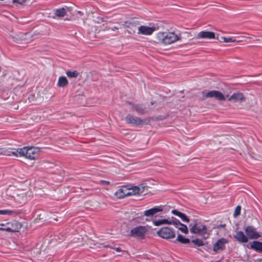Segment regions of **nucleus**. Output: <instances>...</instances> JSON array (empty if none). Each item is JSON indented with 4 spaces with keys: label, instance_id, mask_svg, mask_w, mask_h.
<instances>
[{
    "label": "nucleus",
    "instance_id": "4c0bfd02",
    "mask_svg": "<svg viewBox=\"0 0 262 262\" xmlns=\"http://www.w3.org/2000/svg\"><path fill=\"white\" fill-rule=\"evenodd\" d=\"M180 226H178V227H176V228L179 229V228H180Z\"/></svg>",
    "mask_w": 262,
    "mask_h": 262
},
{
    "label": "nucleus",
    "instance_id": "a211bd4d",
    "mask_svg": "<svg viewBox=\"0 0 262 262\" xmlns=\"http://www.w3.org/2000/svg\"><path fill=\"white\" fill-rule=\"evenodd\" d=\"M162 210V209L160 207H155L150 209L145 210L144 212V215L146 216L151 217L154 214H156L157 213L160 211H161Z\"/></svg>",
    "mask_w": 262,
    "mask_h": 262
},
{
    "label": "nucleus",
    "instance_id": "b1692460",
    "mask_svg": "<svg viewBox=\"0 0 262 262\" xmlns=\"http://www.w3.org/2000/svg\"><path fill=\"white\" fill-rule=\"evenodd\" d=\"M66 14V11L63 8L56 9L55 11V15L57 17H63Z\"/></svg>",
    "mask_w": 262,
    "mask_h": 262
},
{
    "label": "nucleus",
    "instance_id": "9b49d317",
    "mask_svg": "<svg viewBox=\"0 0 262 262\" xmlns=\"http://www.w3.org/2000/svg\"><path fill=\"white\" fill-rule=\"evenodd\" d=\"M205 97L207 98H215L219 101L225 100L226 99L225 96L221 92L215 90L208 92L205 94Z\"/></svg>",
    "mask_w": 262,
    "mask_h": 262
},
{
    "label": "nucleus",
    "instance_id": "f257e3e1",
    "mask_svg": "<svg viewBox=\"0 0 262 262\" xmlns=\"http://www.w3.org/2000/svg\"><path fill=\"white\" fill-rule=\"evenodd\" d=\"M158 42L168 45L180 40V36L173 32H159L156 34Z\"/></svg>",
    "mask_w": 262,
    "mask_h": 262
},
{
    "label": "nucleus",
    "instance_id": "cd10ccee",
    "mask_svg": "<svg viewBox=\"0 0 262 262\" xmlns=\"http://www.w3.org/2000/svg\"><path fill=\"white\" fill-rule=\"evenodd\" d=\"M191 242L198 247L203 246L204 245V242L199 238L193 239L192 240Z\"/></svg>",
    "mask_w": 262,
    "mask_h": 262
},
{
    "label": "nucleus",
    "instance_id": "2f4dec72",
    "mask_svg": "<svg viewBox=\"0 0 262 262\" xmlns=\"http://www.w3.org/2000/svg\"><path fill=\"white\" fill-rule=\"evenodd\" d=\"M0 230H4V231H9V232H14V231H15V230L11 229L10 227L0 228Z\"/></svg>",
    "mask_w": 262,
    "mask_h": 262
},
{
    "label": "nucleus",
    "instance_id": "f704fd0d",
    "mask_svg": "<svg viewBox=\"0 0 262 262\" xmlns=\"http://www.w3.org/2000/svg\"><path fill=\"white\" fill-rule=\"evenodd\" d=\"M118 29H119L118 27H114L112 28V31H115L116 30H118Z\"/></svg>",
    "mask_w": 262,
    "mask_h": 262
},
{
    "label": "nucleus",
    "instance_id": "20e7f679",
    "mask_svg": "<svg viewBox=\"0 0 262 262\" xmlns=\"http://www.w3.org/2000/svg\"><path fill=\"white\" fill-rule=\"evenodd\" d=\"M157 234L161 238L166 239L173 238L176 236L175 231L172 228L168 227L160 228Z\"/></svg>",
    "mask_w": 262,
    "mask_h": 262
},
{
    "label": "nucleus",
    "instance_id": "c85d7f7f",
    "mask_svg": "<svg viewBox=\"0 0 262 262\" xmlns=\"http://www.w3.org/2000/svg\"><path fill=\"white\" fill-rule=\"evenodd\" d=\"M67 76L70 78H75L78 75V73L76 71H67L66 72Z\"/></svg>",
    "mask_w": 262,
    "mask_h": 262
},
{
    "label": "nucleus",
    "instance_id": "393cba45",
    "mask_svg": "<svg viewBox=\"0 0 262 262\" xmlns=\"http://www.w3.org/2000/svg\"><path fill=\"white\" fill-rule=\"evenodd\" d=\"M170 222L171 223L170 225H173L176 227H178V226H181L182 224L179 220L173 217L170 219Z\"/></svg>",
    "mask_w": 262,
    "mask_h": 262
},
{
    "label": "nucleus",
    "instance_id": "1a4fd4ad",
    "mask_svg": "<svg viewBox=\"0 0 262 262\" xmlns=\"http://www.w3.org/2000/svg\"><path fill=\"white\" fill-rule=\"evenodd\" d=\"M245 231L248 238L255 239L260 236L259 233L256 231V228L251 226L246 227Z\"/></svg>",
    "mask_w": 262,
    "mask_h": 262
},
{
    "label": "nucleus",
    "instance_id": "f3484780",
    "mask_svg": "<svg viewBox=\"0 0 262 262\" xmlns=\"http://www.w3.org/2000/svg\"><path fill=\"white\" fill-rule=\"evenodd\" d=\"M128 196L139 194L143 192V187L138 186H133L130 188L128 187Z\"/></svg>",
    "mask_w": 262,
    "mask_h": 262
},
{
    "label": "nucleus",
    "instance_id": "0eeeda50",
    "mask_svg": "<svg viewBox=\"0 0 262 262\" xmlns=\"http://www.w3.org/2000/svg\"><path fill=\"white\" fill-rule=\"evenodd\" d=\"M158 29V28L155 25L151 26L142 25L138 28V34L144 35H150Z\"/></svg>",
    "mask_w": 262,
    "mask_h": 262
},
{
    "label": "nucleus",
    "instance_id": "f8f14e48",
    "mask_svg": "<svg viewBox=\"0 0 262 262\" xmlns=\"http://www.w3.org/2000/svg\"><path fill=\"white\" fill-rule=\"evenodd\" d=\"M196 39H214L215 38V33L211 31H201L197 34Z\"/></svg>",
    "mask_w": 262,
    "mask_h": 262
},
{
    "label": "nucleus",
    "instance_id": "5701e85b",
    "mask_svg": "<svg viewBox=\"0 0 262 262\" xmlns=\"http://www.w3.org/2000/svg\"><path fill=\"white\" fill-rule=\"evenodd\" d=\"M176 241L182 244H188L190 243V239L184 237L182 235L178 234Z\"/></svg>",
    "mask_w": 262,
    "mask_h": 262
},
{
    "label": "nucleus",
    "instance_id": "c9c22d12",
    "mask_svg": "<svg viewBox=\"0 0 262 262\" xmlns=\"http://www.w3.org/2000/svg\"><path fill=\"white\" fill-rule=\"evenodd\" d=\"M115 250L117 251V252H120L121 251V249L120 248H115Z\"/></svg>",
    "mask_w": 262,
    "mask_h": 262
},
{
    "label": "nucleus",
    "instance_id": "6e6552de",
    "mask_svg": "<svg viewBox=\"0 0 262 262\" xmlns=\"http://www.w3.org/2000/svg\"><path fill=\"white\" fill-rule=\"evenodd\" d=\"M228 243L227 239L221 238L218 239L214 244L213 250L215 253H217L219 251H223L226 248V245Z\"/></svg>",
    "mask_w": 262,
    "mask_h": 262
},
{
    "label": "nucleus",
    "instance_id": "aec40b11",
    "mask_svg": "<svg viewBox=\"0 0 262 262\" xmlns=\"http://www.w3.org/2000/svg\"><path fill=\"white\" fill-rule=\"evenodd\" d=\"M171 213L174 215L179 216L183 222L188 223L189 221V219L184 213L181 212L177 210H172L171 211Z\"/></svg>",
    "mask_w": 262,
    "mask_h": 262
},
{
    "label": "nucleus",
    "instance_id": "6ab92c4d",
    "mask_svg": "<svg viewBox=\"0 0 262 262\" xmlns=\"http://www.w3.org/2000/svg\"><path fill=\"white\" fill-rule=\"evenodd\" d=\"M128 104L130 106V108L133 111H136L139 114H144L145 112V108L142 105L140 104H133L131 102H128Z\"/></svg>",
    "mask_w": 262,
    "mask_h": 262
},
{
    "label": "nucleus",
    "instance_id": "2eb2a0df",
    "mask_svg": "<svg viewBox=\"0 0 262 262\" xmlns=\"http://www.w3.org/2000/svg\"><path fill=\"white\" fill-rule=\"evenodd\" d=\"M234 237L237 241L239 243H244L248 241V237L245 235L242 231H238L234 235Z\"/></svg>",
    "mask_w": 262,
    "mask_h": 262
},
{
    "label": "nucleus",
    "instance_id": "f03ea898",
    "mask_svg": "<svg viewBox=\"0 0 262 262\" xmlns=\"http://www.w3.org/2000/svg\"><path fill=\"white\" fill-rule=\"evenodd\" d=\"M16 157H25L26 158L33 160L37 157L39 149L34 147L25 146L22 148H17L16 150Z\"/></svg>",
    "mask_w": 262,
    "mask_h": 262
},
{
    "label": "nucleus",
    "instance_id": "c756f323",
    "mask_svg": "<svg viewBox=\"0 0 262 262\" xmlns=\"http://www.w3.org/2000/svg\"><path fill=\"white\" fill-rule=\"evenodd\" d=\"M179 230L185 234L188 233V229L187 226L183 224L180 226V227L179 228Z\"/></svg>",
    "mask_w": 262,
    "mask_h": 262
},
{
    "label": "nucleus",
    "instance_id": "4be33fe9",
    "mask_svg": "<svg viewBox=\"0 0 262 262\" xmlns=\"http://www.w3.org/2000/svg\"><path fill=\"white\" fill-rule=\"evenodd\" d=\"M170 219H161L157 221H154V224L155 226H158L163 224H170Z\"/></svg>",
    "mask_w": 262,
    "mask_h": 262
},
{
    "label": "nucleus",
    "instance_id": "9d476101",
    "mask_svg": "<svg viewBox=\"0 0 262 262\" xmlns=\"http://www.w3.org/2000/svg\"><path fill=\"white\" fill-rule=\"evenodd\" d=\"M228 97V101H232L234 103H242L245 101L246 98L242 93H234L231 96Z\"/></svg>",
    "mask_w": 262,
    "mask_h": 262
},
{
    "label": "nucleus",
    "instance_id": "58836bf2",
    "mask_svg": "<svg viewBox=\"0 0 262 262\" xmlns=\"http://www.w3.org/2000/svg\"><path fill=\"white\" fill-rule=\"evenodd\" d=\"M4 225L3 224H0V226H4Z\"/></svg>",
    "mask_w": 262,
    "mask_h": 262
},
{
    "label": "nucleus",
    "instance_id": "bb28decb",
    "mask_svg": "<svg viewBox=\"0 0 262 262\" xmlns=\"http://www.w3.org/2000/svg\"><path fill=\"white\" fill-rule=\"evenodd\" d=\"M222 39L223 40V42H239V40L237 41L236 39H234V37H222Z\"/></svg>",
    "mask_w": 262,
    "mask_h": 262
},
{
    "label": "nucleus",
    "instance_id": "39448f33",
    "mask_svg": "<svg viewBox=\"0 0 262 262\" xmlns=\"http://www.w3.org/2000/svg\"><path fill=\"white\" fill-rule=\"evenodd\" d=\"M147 231L145 226H139L131 229L129 235L134 237L143 239Z\"/></svg>",
    "mask_w": 262,
    "mask_h": 262
},
{
    "label": "nucleus",
    "instance_id": "423d86ee",
    "mask_svg": "<svg viewBox=\"0 0 262 262\" xmlns=\"http://www.w3.org/2000/svg\"><path fill=\"white\" fill-rule=\"evenodd\" d=\"M125 120L126 123L135 126H142L144 124L143 120L131 114L127 115L125 118Z\"/></svg>",
    "mask_w": 262,
    "mask_h": 262
},
{
    "label": "nucleus",
    "instance_id": "dca6fc26",
    "mask_svg": "<svg viewBox=\"0 0 262 262\" xmlns=\"http://www.w3.org/2000/svg\"><path fill=\"white\" fill-rule=\"evenodd\" d=\"M16 148H0V155L5 156H14L16 157Z\"/></svg>",
    "mask_w": 262,
    "mask_h": 262
},
{
    "label": "nucleus",
    "instance_id": "7ed1b4c3",
    "mask_svg": "<svg viewBox=\"0 0 262 262\" xmlns=\"http://www.w3.org/2000/svg\"><path fill=\"white\" fill-rule=\"evenodd\" d=\"M189 226L191 233L201 235H204L207 233L206 226L201 223H198L196 221H194L193 223H190Z\"/></svg>",
    "mask_w": 262,
    "mask_h": 262
},
{
    "label": "nucleus",
    "instance_id": "e433bc0d",
    "mask_svg": "<svg viewBox=\"0 0 262 262\" xmlns=\"http://www.w3.org/2000/svg\"><path fill=\"white\" fill-rule=\"evenodd\" d=\"M258 262H262V259H259V261H258Z\"/></svg>",
    "mask_w": 262,
    "mask_h": 262
},
{
    "label": "nucleus",
    "instance_id": "412c9836",
    "mask_svg": "<svg viewBox=\"0 0 262 262\" xmlns=\"http://www.w3.org/2000/svg\"><path fill=\"white\" fill-rule=\"evenodd\" d=\"M68 83V80L66 77L64 76L60 77L58 79L57 85L59 87L63 88L66 86Z\"/></svg>",
    "mask_w": 262,
    "mask_h": 262
},
{
    "label": "nucleus",
    "instance_id": "7c9ffc66",
    "mask_svg": "<svg viewBox=\"0 0 262 262\" xmlns=\"http://www.w3.org/2000/svg\"><path fill=\"white\" fill-rule=\"evenodd\" d=\"M241 207L240 206H237L234 210V216L236 217L238 215H239L241 213Z\"/></svg>",
    "mask_w": 262,
    "mask_h": 262
},
{
    "label": "nucleus",
    "instance_id": "4468645a",
    "mask_svg": "<svg viewBox=\"0 0 262 262\" xmlns=\"http://www.w3.org/2000/svg\"><path fill=\"white\" fill-rule=\"evenodd\" d=\"M247 247L256 251L262 252V242L253 241L249 243Z\"/></svg>",
    "mask_w": 262,
    "mask_h": 262
},
{
    "label": "nucleus",
    "instance_id": "473e14b6",
    "mask_svg": "<svg viewBox=\"0 0 262 262\" xmlns=\"http://www.w3.org/2000/svg\"><path fill=\"white\" fill-rule=\"evenodd\" d=\"M27 0H13L14 3H17L19 4H22L26 2Z\"/></svg>",
    "mask_w": 262,
    "mask_h": 262
},
{
    "label": "nucleus",
    "instance_id": "72a5a7b5",
    "mask_svg": "<svg viewBox=\"0 0 262 262\" xmlns=\"http://www.w3.org/2000/svg\"><path fill=\"white\" fill-rule=\"evenodd\" d=\"M100 182L104 185H108L110 184V182L106 181H101Z\"/></svg>",
    "mask_w": 262,
    "mask_h": 262
},
{
    "label": "nucleus",
    "instance_id": "ddd939ff",
    "mask_svg": "<svg viewBox=\"0 0 262 262\" xmlns=\"http://www.w3.org/2000/svg\"><path fill=\"white\" fill-rule=\"evenodd\" d=\"M128 187L123 186L119 189L115 193V195L119 199L123 198L124 196H128Z\"/></svg>",
    "mask_w": 262,
    "mask_h": 262
},
{
    "label": "nucleus",
    "instance_id": "a878e982",
    "mask_svg": "<svg viewBox=\"0 0 262 262\" xmlns=\"http://www.w3.org/2000/svg\"><path fill=\"white\" fill-rule=\"evenodd\" d=\"M16 211L11 210H0V214L11 215L15 214Z\"/></svg>",
    "mask_w": 262,
    "mask_h": 262
}]
</instances>
